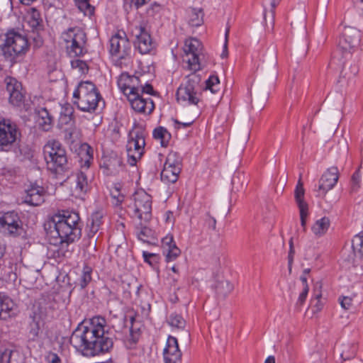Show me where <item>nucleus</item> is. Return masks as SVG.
Returning a JSON list of instances; mask_svg holds the SVG:
<instances>
[{"instance_id": "1", "label": "nucleus", "mask_w": 363, "mask_h": 363, "mask_svg": "<svg viewBox=\"0 0 363 363\" xmlns=\"http://www.w3.org/2000/svg\"><path fill=\"white\" fill-rule=\"evenodd\" d=\"M106 321L96 316L82 322L73 331L70 344L82 355L94 357L110 352L113 340L108 331L105 330Z\"/></svg>"}, {"instance_id": "2", "label": "nucleus", "mask_w": 363, "mask_h": 363, "mask_svg": "<svg viewBox=\"0 0 363 363\" xmlns=\"http://www.w3.org/2000/svg\"><path fill=\"white\" fill-rule=\"evenodd\" d=\"M72 102L79 110L89 113L94 112L99 107L102 108L105 106L100 92L90 81L79 84L73 93Z\"/></svg>"}, {"instance_id": "3", "label": "nucleus", "mask_w": 363, "mask_h": 363, "mask_svg": "<svg viewBox=\"0 0 363 363\" xmlns=\"http://www.w3.org/2000/svg\"><path fill=\"white\" fill-rule=\"evenodd\" d=\"M54 228L60 239L74 242L82 236L80 218L74 211H62L52 218Z\"/></svg>"}, {"instance_id": "4", "label": "nucleus", "mask_w": 363, "mask_h": 363, "mask_svg": "<svg viewBox=\"0 0 363 363\" xmlns=\"http://www.w3.org/2000/svg\"><path fill=\"white\" fill-rule=\"evenodd\" d=\"M47 168L54 174H62L69 169L65 149L57 140L48 141L43 147Z\"/></svg>"}, {"instance_id": "5", "label": "nucleus", "mask_w": 363, "mask_h": 363, "mask_svg": "<svg viewBox=\"0 0 363 363\" xmlns=\"http://www.w3.org/2000/svg\"><path fill=\"white\" fill-rule=\"evenodd\" d=\"M78 155L81 169L77 173L74 191L77 196L85 194L90 189L91 172L89 167L93 161V149L87 143L81 145Z\"/></svg>"}, {"instance_id": "6", "label": "nucleus", "mask_w": 363, "mask_h": 363, "mask_svg": "<svg viewBox=\"0 0 363 363\" xmlns=\"http://www.w3.org/2000/svg\"><path fill=\"white\" fill-rule=\"evenodd\" d=\"M201 79L199 75L193 72L186 77L185 83L182 84L177 91V99L184 106H196L201 101Z\"/></svg>"}, {"instance_id": "7", "label": "nucleus", "mask_w": 363, "mask_h": 363, "mask_svg": "<svg viewBox=\"0 0 363 363\" xmlns=\"http://www.w3.org/2000/svg\"><path fill=\"white\" fill-rule=\"evenodd\" d=\"M110 53L116 56V65L127 68L132 65L133 53L131 43L124 31L119 30L110 40Z\"/></svg>"}, {"instance_id": "8", "label": "nucleus", "mask_w": 363, "mask_h": 363, "mask_svg": "<svg viewBox=\"0 0 363 363\" xmlns=\"http://www.w3.org/2000/svg\"><path fill=\"white\" fill-rule=\"evenodd\" d=\"M28 48L29 44L26 36L14 30H10L6 34L5 42L1 49L6 59L15 62L16 59L24 55Z\"/></svg>"}, {"instance_id": "9", "label": "nucleus", "mask_w": 363, "mask_h": 363, "mask_svg": "<svg viewBox=\"0 0 363 363\" xmlns=\"http://www.w3.org/2000/svg\"><path fill=\"white\" fill-rule=\"evenodd\" d=\"M62 38L66 44L67 52L70 57H80L87 52L86 34L81 28H68L62 33Z\"/></svg>"}, {"instance_id": "10", "label": "nucleus", "mask_w": 363, "mask_h": 363, "mask_svg": "<svg viewBox=\"0 0 363 363\" xmlns=\"http://www.w3.org/2000/svg\"><path fill=\"white\" fill-rule=\"evenodd\" d=\"M145 145V134L142 130H133L129 133L126 145L128 162L131 166L135 165L143 155Z\"/></svg>"}, {"instance_id": "11", "label": "nucleus", "mask_w": 363, "mask_h": 363, "mask_svg": "<svg viewBox=\"0 0 363 363\" xmlns=\"http://www.w3.org/2000/svg\"><path fill=\"white\" fill-rule=\"evenodd\" d=\"M23 232V223L15 211L0 214V233L5 236L16 238Z\"/></svg>"}, {"instance_id": "12", "label": "nucleus", "mask_w": 363, "mask_h": 363, "mask_svg": "<svg viewBox=\"0 0 363 363\" xmlns=\"http://www.w3.org/2000/svg\"><path fill=\"white\" fill-rule=\"evenodd\" d=\"M202 50V44L196 38H190L185 40L183 60L187 63V68L193 72H196L201 69L200 55Z\"/></svg>"}, {"instance_id": "13", "label": "nucleus", "mask_w": 363, "mask_h": 363, "mask_svg": "<svg viewBox=\"0 0 363 363\" xmlns=\"http://www.w3.org/2000/svg\"><path fill=\"white\" fill-rule=\"evenodd\" d=\"M21 136L16 123L9 118H0V150L8 151Z\"/></svg>"}, {"instance_id": "14", "label": "nucleus", "mask_w": 363, "mask_h": 363, "mask_svg": "<svg viewBox=\"0 0 363 363\" xmlns=\"http://www.w3.org/2000/svg\"><path fill=\"white\" fill-rule=\"evenodd\" d=\"M182 170V159L177 152H170L166 159L160 177L161 180L167 184L177 181Z\"/></svg>"}, {"instance_id": "15", "label": "nucleus", "mask_w": 363, "mask_h": 363, "mask_svg": "<svg viewBox=\"0 0 363 363\" xmlns=\"http://www.w3.org/2000/svg\"><path fill=\"white\" fill-rule=\"evenodd\" d=\"M134 216L147 222L152 217V197L144 191H138L134 196Z\"/></svg>"}, {"instance_id": "16", "label": "nucleus", "mask_w": 363, "mask_h": 363, "mask_svg": "<svg viewBox=\"0 0 363 363\" xmlns=\"http://www.w3.org/2000/svg\"><path fill=\"white\" fill-rule=\"evenodd\" d=\"M4 83L9 94V103L13 106H21L24 104L26 97L21 83L11 77H6Z\"/></svg>"}, {"instance_id": "17", "label": "nucleus", "mask_w": 363, "mask_h": 363, "mask_svg": "<svg viewBox=\"0 0 363 363\" xmlns=\"http://www.w3.org/2000/svg\"><path fill=\"white\" fill-rule=\"evenodd\" d=\"M359 33L354 28H345L338 41V48L342 52L351 53L359 44Z\"/></svg>"}, {"instance_id": "18", "label": "nucleus", "mask_w": 363, "mask_h": 363, "mask_svg": "<svg viewBox=\"0 0 363 363\" xmlns=\"http://www.w3.org/2000/svg\"><path fill=\"white\" fill-rule=\"evenodd\" d=\"M117 84L121 92L128 98L140 91V79L138 77L123 72L118 77Z\"/></svg>"}, {"instance_id": "19", "label": "nucleus", "mask_w": 363, "mask_h": 363, "mask_svg": "<svg viewBox=\"0 0 363 363\" xmlns=\"http://www.w3.org/2000/svg\"><path fill=\"white\" fill-rule=\"evenodd\" d=\"M133 33L136 38L135 45L139 52L141 54L149 53L153 48V43L150 35L146 30L145 26L142 25L135 26Z\"/></svg>"}, {"instance_id": "20", "label": "nucleus", "mask_w": 363, "mask_h": 363, "mask_svg": "<svg viewBox=\"0 0 363 363\" xmlns=\"http://www.w3.org/2000/svg\"><path fill=\"white\" fill-rule=\"evenodd\" d=\"M133 109L138 113L150 114L155 109V104L150 98L144 99L140 91L127 98Z\"/></svg>"}, {"instance_id": "21", "label": "nucleus", "mask_w": 363, "mask_h": 363, "mask_svg": "<svg viewBox=\"0 0 363 363\" xmlns=\"http://www.w3.org/2000/svg\"><path fill=\"white\" fill-rule=\"evenodd\" d=\"M338 178L337 168L335 167L329 168L319 181V196H325L328 191L333 189L337 182Z\"/></svg>"}, {"instance_id": "22", "label": "nucleus", "mask_w": 363, "mask_h": 363, "mask_svg": "<svg viewBox=\"0 0 363 363\" xmlns=\"http://www.w3.org/2000/svg\"><path fill=\"white\" fill-rule=\"evenodd\" d=\"M304 194L305 190L303 189V184L301 179H299L296 184V189L294 191V197L300 211L301 225L303 228V230L305 231L306 229V218L308 216V206L307 203L304 201Z\"/></svg>"}, {"instance_id": "23", "label": "nucleus", "mask_w": 363, "mask_h": 363, "mask_svg": "<svg viewBox=\"0 0 363 363\" xmlns=\"http://www.w3.org/2000/svg\"><path fill=\"white\" fill-rule=\"evenodd\" d=\"M163 354L165 363H177L181 359L182 352L179 349V344L176 337L169 336Z\"/></svg>"}, {"instance_id": "24", "label": "nucleus", "mask_w": 363, "mask_h": 363, "mask_svg": "<svg viewBox=\"0 0 363 363\" xmlns=\"http://www.w3.org/2000/svg\"><path fill=\"white\" fill-rule=\"evenodd\" d=\"M24 355L14 346L0 347V363H24Z\"/></svg>"}, {"instance_id": "25", "label": "nucleus", "mask_w": 363, "mask_h": 363, "mask_svg": "<svg viewBox=\"0 0 363 363\" xmlns=\"http://www.w3.org/2000/svg\"><path fill=\"white\" fill-rule=\"evenodd\" d=\"M16 313V308L13 301L0 293V320H6L15 316Z\"/></svg>"}, {"instance_id": "26", "label": "nucleus", "mask_w": 363, "mask_h": 363, "mask_svg": "<svg viewBox=\"0 0 363 363\" xmlns=\"http://www.w3.org/2000/svg\"><path fill=\"white\" fill-rule=\"evenodd\" d=\"M44 189L41 186H32L26 190L25 202L30 206H39L44 202Z\"/></svg>"}, {"instance_id": "27", "label": "nucleus", "mask_w": 363, "mask_h": 363, "mask_svg": "<svg viewBox=\"0 0 363 363\" xmlns=\"http://www.w3.org/2000/svg\"><path fill=\"white\" fill-rule=\"evenodd\" d=\"M37 123L41 129L48 131L52 127L53 116L46 108H40L36 111Z\"/></svg>"}, {"instance_id": "28", "label": "nucleus", "mask_w": 363, "mask_h": 363, "mask_svg": "<svg viewBox=\"0 0 363 363\" xmlns=\"http://www.w3.org/2000/svg\"><path fill=\"white\" fill-rule=\"evenodd\" d=\"M28 23L35 30H43V19L40 13L35 8L28 9Z\"/></svg>"}, {"instance_id": "29", "label": "nucleus", "mask_w": 363, "mask_h": 363, "mask_svg": "<svg viewBox=\"0 0 363 363\" xmlns=\"http://www.w3.org/2000/svg\"><path fill=\"white\" fill-rule=\"evenodd\" d=\"M103 216L99 212L94 213L87 223V235L89 238L93 237L99 230L102 224Z\"/></svg>"}, {"instance_id": "30", "label": "nucleus", "mask_w": 363, "mask_h": 363, "mask_svg": "<svg viewBox=\"0 0 363 363\" xmlns=\"http://www.w3.org/2000/svg\"><path fill=\"white\" fill-rule=\"evenodd\" d=\"M330 225V219L328 217L324 216L317 220L313 223L311 227V230L315 237L320 238L326 233Z\"/></svg>"}, {"instance_id": "31", "label": "nucleus", "mask_w": 363, "mask_h": 363, "mask_svg": "<svg viewBox=\"0 0 363 363\" xmlns=\"http://www.w3.org/2000/svg\"><path fill=\"white\" fill-rule=\"evenodd\" d=\"M72 242H65L64 239H60V245H55V249L52 250L53 252V257L61 261L64 258L70 256L71 250L69 249V245Z\"/></svg>"}, {"instance_id": "32", "label": "nucleus", "mask_w": 363, "mask_h": 363, "mask_svg": "<svg viewBox=\"0 0 363 363\" xmlns=\"http://www.w3.org/2000/svg\"><path fill=\"white\" fill-rule=\"evenodd\" d=\"M358 72L359 68L356 63L347 61L342 65L340 78L350 80L357 74Z\"/></svg>"}, {"instance_id": "33", "label": "nucleus", "mask_w": 363, "mask_h": 363, "mask_svg": "<svg viewBox=\"0 0 363 363\" xmlns=\"http://www.w3.org/2000/svg\"><path fill=\"white\" fill-rule=\"evenodd\" d=\"M247 176L241 172H236L232 178L233 189L240 191L245 189L247 185Z\"/></svg>"}, {"instance_id": "34", "label": "nucleus", "mask_w": 363, "mask_h": 363, "mask_svg": "<svg viewBox=\"0 0 363 363\" xmlns=\"http://www.w3.org/2000/svg\"><path fill=\"white\" fill-rule=\"evenodd\" d=\"M153 137L159 140L162 147H167L171 140L172 135L164 127L159 126L153 130Z\"/></svg>"}, {"instance_id": "35", "label": "nucleus", "mask_w": 363, "mask_h": 363, "mask_svg": "<svg viewBox=\"0 0 363 363\" xmlns=\"http://www.w3.org/2000/svg\"><path fill=\"white\" fill-rule=\"evenodd\" d=\"M358 345L356 342H347L342 345L340 356L344 360L353 358L357 351Z\"/></svg>"}, {"instance_id": "36", "label": "nucleus", "mask_w": 363, "mask_h": 363, "mask_svg": "<svg viewBox=\"0 0 363 363\" xmlns=\"http://www.w3.org/2000/svg\"><path fill=\"white\" fill-rule=\"evenodd\" d=\"M203 12L202 10L191 9L189 14V23L194 27H198L203 23Z\"/></svg>"}, {"instance_id": "37", "label": "nucleus", "mask_w": 363, "mask_h": 363, "mask_svg": "<svg viewBox=\"0 0 363 363\" xmlns=\"http://www.w3.org/2000/svg\"><path fill=\"white\" fill-rule=\"evenodd\" d=\"M91 274L92 268L88 265H84L78 283L82 289H85L87 286V285L91 282Z\"/></svg>"}, {"instance_id": "38", "label": "nucleus", "mask_w": 363, "mask_h": 363, "mask_svg": "<svg viewBox=\"0 0 363 363\" xmlns=\"http://www.w3.org/2000/svg\"><path fill=\"white\" fill-rule=\"evenodd\" d=\"M122 160L120 157L115 156L109 158L104 164L106 169L112 174H116L120 171L122 167Z\"/></svg>"}, {"instance_id": "39", "label": "nucleus", "mask_w": 363, "mask_h": 363, "mask_svg": "<svg viewBox=\"0 0 363 363\" xmlns=\"http://www.w3.org/2000/svg\"><path fill=\"white\" fill-rule=\"evenodd\" d=\"M234 289L233 285L228 281L220 282L216 286V293L218 296L225 297L230 294Z\"/></svg>"}, {"instance_id": "40", "label": "nucleus", "mask_w": 363, "mask_h": 363, "mask_svg": "<svg viewBox=\"0 0 363 363\" xmlns=\"http://www.w3.org/2000/svg\"><path fill=\"white\" fill-rule=\"evenodd\" d=\"M168 323L171 326L179 329H183L186 325L185 320L177 313H172L168 318Z\"/></svg>"}, {"instance_id": "41", "label": "nucleus", "mask_w": 363, "mask_h": 363, "mask_svg": "<svg viewBox=\"0 0 363 363\" xmlns=\"http://www.w3.org/2000/svg\"><path fill=\"white\" fill-rule=\"evenodd\" d=\"M111 196L115 206L121 205L125 198L124 195L121 193L119 184H115L111 189Z\"/></svg>"}, {"instance_id": "42", "label": "nucleus", "mask_w": 363, "mask_h": 363, "mask_svg": "<svg viewBox=\"0 0 363 363\" xmlns=\"http://www.w3.org/2000/svg\"><path fill=\"white\" fill-rule=\"evenodd\" d=\"M163 254L165 255V259L167 262H172L181 255V250L177 246V245H173L172 247L164 250Z\"/></svg>"}, {"instance_id": "43", "label": "nucleus", "mask_w": 363, "mask_h": 363, "mask_svg": "<svg viewBox=\"0 0 363 363\" xmlns=\"http://www.w3.org/2000/svg\"><path fill=\"white\" fill-rule=\"evenodd\" d=\"M153 231L146 227L142 226L138 232V238L144 242H150V239L153 238Z\"/></svg>"}, {"instance_id": "44", "label": "nucleus", "mask_w": 363, "mask_h": 363, "mask_svg": "<svg viewBox=\"0 0 363 363\" xmlns=\"http://www.w3.org/2000/svg\"><path fill=\"white\" fill-rule=\"evenodd\" d=\"M75 4L84 14L91 15L94 13V8L89 4V0H75Z\"/></svg>"}, {"instance_id": "45", "label": "nucleus", "mask_w": 363, "mask_h": 363, "mask_svg": "<svg viewBox=\"0 0 363 363\" xmlns=\"http://www.w3.org/2000/svg\"><path fill=\"white\" fill-rule=\"evenodd\" d=\"M220 80L217 76H211L206 82V89H209L213 94L219 90Z\"/></svg>"}, {"instance_id": "46", "label": "nucleus", "mask_w": 363, "mask_h": 363, "mask_svg": "<svg viewBox=\"0 0 363 363\" xmlns=\"http://www.w3.org/2000/svg\"><path fill=\"white\" fill-rule=\"evenodd\" d=\"M16 154V157H19L21 160H30L33 157L31 150L26 145H19Z\"/></svg>"}, {"instance_id": "47", "label": "nucleus", "mask_w": 363, "mask_h": 363, "mask_svg": "<svg viewBox=\"0 0 363 363\" xmlns=\"http://www.w3.org/2000/svg\"><path fill=\"white\" fill-rule=\"evenodd\" d=\"M352 247L354 250H358L363 257V232L354 236L352 240Z\"/></svg>"}, {"instance_id": "48", "label": "nucleus", "mask_w": 363, "mask_h": 363, "mask_svg": "<svg viewBox=\"0 0 363 363\" xmlns=\"http://www.w3.org/2000/svg\"><path fill=\"white\" fill-rule=\"evenodd\" d=\"M72 67L74 69H78L79 72L84 74L88 72L89 67L85 61L77 59L71 62Z\"/></svg>"}, {"instance_id": "49", "label": "nucleus", "mask_w": 363, "mask_h": 363, "mask_svg": "<svg viewBox=\"0 0 363 363\" xmlns=\"http://www.w3.org/2000/svg\"><path fill=\"white\" fill-rule=\"evenodd\" d=\"M40 31L41 30H35L32 29V35H30V38L33 39V46L35 48H40L43 44V39L40 33Z\"/></svg>"}, {"instance_id": "50", "label": "nucleus", "mask_w": 363, "mask_h": 363, "mask_svg": "<svg viewBox=\"0 0 363 363\" xmlns=\"http://www.w3.org/2000/svg\"><path fill=\"white\" fill-rule=\"evenodd\" d=\"M173 245H176V243L172 235H167L166 237L162 238V247L163 251L167 250L168 248L172 247Z\"/></svg>"}, {"instance_id": "51", "label": "nucleus", "mask_w": 363, "mask_h": 363, "mask_svg": "<svg viewBox=\"0 0 363 363\" xmlns=\"http://www.w3.org/2000/svg\"><path fill=\"white\" fill-rule=\"evenodd\" d=\"M340 303L344 309L348 310L352 305V299L349 296H343L340 298Z\"/></svg>"}, {"instance_id": "52", "label": "nucleus", "mask_w": 363, "mask_h": 363, "mask_svg": "<svg viewBox=\"0 0 363 363\" xmlns=\"http://www.w3.org/2000/svg\"><path fill=\"white\" fill-rule=\"evenodd\" d=\"M309 291L308 286H306L305 287H303V290L301 293L299 294L296 305L301 306L305 302L308 293Z\"/></svg>"}, {"instance_id": "53", "label": "nucleus", "mask_w": 363, "mask_h": 363, "mask_svg": "<svg viewBox=\"0 0 363 363\" xmlns=\"http://www.w3.org/2000/svg\"><path fill=\"white\" fill-rule=\"evenodd\" d=\"M40 328L38 323H33L30 325V330L29 332L30 336L32 340H35L38 337Z\"/></svg>"}, {"instance_id": "54", "label": "nucleus", "mask_w": 363, "mask_h": 363, "mask_svg": "<svg viewBox=\"0 0 363 363\" xmlns=\"http://www.w3.org/2000/svg\"><path fill=\"white\" fill-rule=\"evenodd\" d=\"M360 178L359 170H357L352 177V190L354 191L358 187L359 182Z\"/></svg>"}, {"instance_id": "55", "label": "nucleus", "mask_w": 363, "mask_h": 363, "mask_svg": "<svg viewBox=\"0 0 363 363\" xmlns=\"http://www.w3.org/2000/svg\"><path fill=\"white\" fill-rule=\"evenodd\" d=\"M48 363H62L60 357L54 352H50L47 356Z\"/></svg>"}, {"instance_id": "56", "label": "nucleus", "mask_w": 363, "mask_h": 363, "mask_svg": "<svg viewBox=\"0 0 363 363\" xmlns=\"http://www.w3.org/2000/svg\"><path fill=\"white\" fill-rule=\"evenodd\" d=\"M153 91H153V88H152V85H150L149 84H146L145 86H143L140 84V95H142L144 93L152 95V94H153Z\"/></svg>"}, {"instance_id": "57", "label": "nucleus", "mask_w": 363, "mask_h": 363, "mask_svg": "<svg viewBox=\"0 0 363 363\" xmlns=\"http://www.w3.org/2000/svg\"><path fill=\"white\" fill-rule=\"evenodd\" d=\"M229 31H230V29H229V28H228L226 29L225 33V43H224V46H223V52L221 53L222 58L227 57V56H228V38Z\"/></svg>"}, {"instance_id": "58", "label": "nucleus", "mask_w": 363, "mask_h": 363, "mask_svg": "<svg viewBox=\"0 0 363 363\" xmlns=\"http://www.w3.org/2000/svg\"><path fill=\"white\" fill-rule=\"evenodd\" d=\"M194 121H195L194 118H191V119L188 120V121L181 122V121H178L177 119H175L174 123L176 124L179 125L182 128H187V127L191 126L194 123Z\"/></svg>"}, {"instance_id": "59", "label": "nucleus", "mask_w": 363, "mask_h": 363, "mask_svg": "<svg viewBox=\"0 0 363 363\" xmlns=\"http://www.w3.org/2000/svg\"><path fill=\"white\" fill-rule=\"evenodd\" d=\"M208 218L206 219V223L209 225V227L212 228L213 230L216 229V220L212 217L209 213H207Z\"/></svg>"}, {"instance_id": "60", "label": "nucleus", "mask_w": 363, "mask_h": 363, "mask_svg": "<svg viewBox=\"0 0 363 363\" xmlns=\"http://www.w3.org/2000/svg\"><path fill=\"white\" fill-rule=\"evenodd\" d=\"M295 253L294 249H289V255H288V262H289V271L291 270V265L294 261V255Z\"/></svg>"}, {"instance_id": "61", "label": "nucleus", "mask_w": 363, "mask_h": 363, "mask_svg": "<svg viewBox=\"0 0 363 363\" xmlns=\"http://www.w3.org/2000/svg\"><path fill=\"white\" fill-rule=\"evenodd\" d=\"M354 5L363 14V0H353Z\"/></svg>"}, {"instance_id": "62", "label": "nucleus", "mask_w": 363, "mask_h": 363, "mask_svg": "<svg viewBox=\"0 0 363 363\" xmlns=\"http://www.w3.org/2000/svg\"><path fill=\"white\" fill-rule=\"evenodd\" d=\"M143 255L145 261L147 262H149V263H150V259L151 257H155V254L150 253V252H143Z\"/></svg>"}, {"instance_id": "63", "label": "nucleus", "mask_w": 363, "mask_h": 363, "mask_svg": "<svg viewBox=\"0 0 363 363\" xmlns=\"http://www.w3.org/2000/svg\"><path fill=\"white\" fill-rule=\"evenodd\" d=\"M279 1H280V0H272L271 2V6H272V12L273 15L274 13V9L279 4Z\"/></svg>"}, {"instance_id": "64", "label": "nucleus", "mask_w": 363, "mask_h": 363, "mask_svg": "<svg viewBox=\"0 0 363 363\" xmlns=\"http://www.w3.org/2000/svg\"><path fill=\"white\" fill-rule=\"evenodd\" d=\"M264 363H275V357L274 356H269L265 359Z\"/></svg>"}]
</instances>
